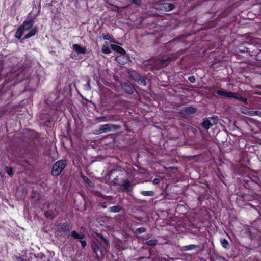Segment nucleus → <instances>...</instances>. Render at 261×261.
Segmentation results:
<instances>
[{
	"mask_svg": "<svg viewBox=\"0 0 261 261\" xmlns=\"http://www.w3.org/2000/svg\"><path fill=\"white\" fill-rule=\"evenodd\" d=\"M33 24L34 22L32 20L24 21L16 32L15 37L20 39L24 35L23 38L27 39L35 35L37 30L36 28H33Z\"/></svg>",
	"mask_w": 261,
	"mask_h": 261,
	"instance_id": "nucleus-1",
	"label": "nucleus"
},
{
	"mask_svg": "<svg viewBox=\"0 0 261 261\" xmlns=\"http://www.w3.org/2000/svg\"><path fill=\"white\" fill-rule=\"evenodd\" d=\"M216 93L218 95L222 97L233 98L243 102L247 101L246 98H243L240 94L237 93L227 92L222 90H217Z\"/></svg>",
	"mask_w": 261,
	"mask_h": 261,
	"instance_id": "nucleus-2",
	"label": "nucleus"
},
{
	"mask_svg": "<svg viewBox=\"0 0 261 261\" xmlns=\"http://www.w3.org/2000/svg\"><path fill=\"white\" fill-rule=\"evenodd\" d=\"M66 166V162L59 160L56 162L52 168L51 174L54 176H57L62 172Z\"/></svg>",
	"mask_w": 261,
	"mask_h": 261,
	"instance_id": "nucleus-3",
	"label": "nucleus"
},
{
	"mask_svg": "<svg viewBox=\"0 0 261 261\" xmlns=\"http://www.w3.org/2000/svg\"><path fill=\"white\" fill-rule=\"evenodd\" d=\"M91 248L93 252L95 253L96 256L99 258L103 256L102 251L100 250L98 245L95 242H93L91 244Z\"/></svg>",
	"mask_w": 261,
	"mask_h": 261,
	"instance_id": "nucleus-4",
	"label": "nucleus"
},
{
	"mask_svg": "<svg viewBox=\"0 0 261 261\" xmlns=\"http://www.w3.org/2000/svg\"><path fill=\"white\" fill-rule=\"evenodd\" d=\"M72 49L77 54H85L87 52L85 47H83L77 44H73Z\"/></svg>",
	"mask_w": 261,
	"mask_h": 261,
	"instance_id": "nucleus-5",
	"label": "nucleus"
},
{
	"mask_svg": "<svg viewBox=\"0 0 261 261\" xmlns=\"http://www.w3.org/2000/svg\"><path fill=\"white\" fill-rule=\"evenodd\" d=\"M115 128V126L110 124H106L100 125L99 131L100 133H107Z\"/></svg>",
	"mask_w": 261,
	"mask_h": 261,
	"instance_id": "nucleus-6",
	"label": "nucleus"
},
{
	"mask_svg": "<svg viewBox=\"0 0 261 261\" xmlns=\"http://www.w3.org/2000/svg\"><path fill=\"white\" fill-rule=\"evenodd\" d=\"M214 120V119L212 117L204 119L202 123V125L206 129H208L210 128V127L212 126V121Z\"/></svg>",
	"mask_w": 261,
	"mask_h": 261,
	"instance_id": "nucleus-7",
	"label": "nucleus"
},
{
	"mask_svg": "<svg viewBox=\"0 0 261 261\" xmlns=\"http://www.w3.org/2000/svg\"><path fill=\"white\" fill-rule=\"evenodd\" d=\"M111 47L113 50L120 53L121 55H124L125 54V50L118 45L115 44H111Z\"/></svg>",
	"mask_w": 261,
	"mask_h": 261,
	"instance_id": "nucleus-8",
	"label": "nucleus"
},
{
	"mask_svg": "<svg viewBox=\"0 0 261 261\" xmlns=\"http://www.w3.org/2000/svg\"><path fill=\"white\" fill-rule=\"evenodd\" d=\"M122 87L127 93L130 94L133 92V88L127 83H123L122 85Z\"/></svg>",
	"mask_w": 261,
	"mask_h": 261,
	"instance_id": "nucleus-9",
	"label": "nucleus"
},
{
	"mask_svg": "<svg viewBox=\"0 0 261 261\" xmlns=\"http://www.w3.org/2000/svg\"><path fill=\"white\" fill-rule=\"evenodd\" d=\"M161 9L165 10L166 11L172 10L174 8V5L170 3H165L161 5Z\"/></svg>",
	"mask_w": 261,
	"mask_h": 261,
	"instance_id": "nucleus-10",
	"label": "nucleus"
},
{
	"mask_svg": "<svg viewBox=\"0 0 261 261\" xmlns=\"http://www.w3.org/2000/svg\"><path fill=\"white\" fill-rule=\"evenodd\" d=\"M197 248L196 245L191 244L187 246H184L182 247V250L184 251L192 250Z\"/></svg>",
	"mask_w": 261,
	"mask_h": 261,
	"instance_id": "nucleus-11",
	"label": "nucleus"
},
{
	"mask_svg": "<svg viewBox=\"0 0 261 261\" xmlns=\"http://www.w3.org/2000/svg\"><path fill=\"white\" fill-rule=\"evenodd\" d=\"M185 111L187 113L192 114L195 113L196 112V109L194 107H189L186 108Z\"/></svg>",
	"mask_w": 261,
	"mask_h": 261,
	"instance_id": "nucleus-12",
	"label": "nucleus"
},
{
	"mask_svg": "<svg viewBox=\"0 0 261 261\" xmlns=\"http://www.w3.org/2000/svg\"><path fill=\"white\" fill-rule=\"evenodd\" d=\"M101 51L105 54H109L111 53V50L109 47L107 45H103L101 48Z\"/></svg>",
	"mask_w": 261,
	"mask_h": 261,
	"instance_id": "nucleus-13",
	"label": "nucleus"
},
{
	"mask_svg": "<svg viewBox=\"0 0 261 261\" xmlns=\"http://www.w3.org/2000/svg\"><path fill=\"white\" fill-rule=\"evenodd\" d=\"M71 236L75 239H83V236L78 234L75 231L71 232Z\"/></svg>",
	"mask_w": 261,
	"mask_h": 261,
	"instance_id": "nucleus-14",
	"label": "nucleus"
},
{
	"mask_svg": "<svg viewBox=\"0 0 261 261\" xmlns=\"http://www.w3.org/2000/svg\"><path fill=\"white\" fill-rule=\"evenodd\" d=\"M220 241L221 245L223 246V247L226 249L228 248L229 244L228 241L225 239H222Z\"/></svg>",
	"mask_w": 261,
	"mask_h": 261,
	"instance_id": "nucleus-15",
	"label": "nucleus"
},
{
	"mask_svg": "<svg viewBox=\"0 0 261 261\" xmlns=\"http://www.w3.org/2000/svg\"><path fill=\"white\" fill-rule=\"evenodd\" d=\"M110 211L113 213H117L120 211L121 207L119 206H114L110 208Z\"/></svg>",
	"mask_w": 261,
	"mask_h": 261,
	"instance_id": "nucleus-16",
	"label": "nucleus"
},
{
	"mask_svg": "<svg viewBox=\"0 0 261 261\" xmlns=\"http://www.w3.org/2000/svg\"><path fill=\"white\" fill-rule=\"evenodd\" d=\"M141 193L146 196H151L153 195V192L152 191H144L141 192Z\"/></svg>",
	"mask_w": 261,
	"mask_h": 261,
	"instance_id": "nucleus-17",
	"label": "nucleus"
},
{
	"mask_svg": "<svg viewBox=\"0 0 261 261\" xmlns=\"http://www.w3.org/2000/svg\"><path fill=\"white\" fill-rule=\"evenodd\" d=\"M129 186L130 183L128 180L124 181L122 185V187L125 190H127L129 188Z\"/></svg>",
	"mask_w": 261,
	"mask_h": 261,
	"instance_id": "nucleus-18",
	"label": "nucleus"
},
{
	"mask_svg": "<svg viewBox=\"0 0 261 261\" xmlns=\"http://www.w3.org/2000/svg\"><path fill=\"white\" fill-rule=\"evenodd\" d=\"M98 236L103 241L106 247H109V241L106 238H105L101 234H98Z\"/></svg>",
	"mask_w": 261,
	"mask_h": 261,
	"instance_id": "nucleus-19",
	"label": "nucleus"
},
{
	"mask_svg": "<svg viewBox=\"0 0 261 261\" xmlns=\"http://www.w3.org/2000/svg\"><path fill=\"white\" fill-rule=\"evenodd\" d=\"M6 171L10 176H12L13 174V169L11 167H6Z\"/></svg>",
	"mask_w": 261,
	"mask_h": 261,
	"instance_id": "nucleus-20",
	"label": "nucleus"
},
{
	"mask_svg": "<svg viewBox=\"0 0 261 261\" xmlns=\"http://www.w3.org/2000/svg\"><path fill=\"white\" fill-rule=\"evenodd\" d=\"M146 244L150 246H155L156 244V241L155 240H150L146 242Z\"/></svg>",
	"mask_w": 261,
	"mask_h": 261,
	"instance_id": "nucleus-21",
	"label": "nucleus"
},
{
	"mask_svg": "<svg viewBox=\"0 0 261 261\" xmlns=\"http://www.w3.org/2000/svg\"><path fill=\"white\" fill-rule=\"evenodd\" d=\"M102 37H103V39H105V40H108L111 42H114L113 40H111V38L108 34H103Z\"/></svg>",
	"mask_w": 261,
	"mask_h": 261,
	"instance_id": "nucleus-22",
	"label": "nucleus"
},
{
	"mask_svg": "<svg viewBox=\"0 0 261 261\" xmlns=\"http://www.w3.org/2000/svg\"><path fill=\"white\" fill-rule=\"evenodd\" d=\"M251 115H256L261 118V111H253L251 113Z\"/></svg>",
	"mask_w": 261,
	"mask_h": 261,
	"instance_id": "nucleus-23",
	"label": "nucleus"
},
{
	"mask_svg": "<svg viewBox=\"0 0 261 261\" xmlns=\"http://www.w3.org/2000/svg\"><path fill=\"white\" fill-rule=\"evenodd\" d=\"M14 258L16 261H24L23 259L19 256H15Z\"/></svg>",
	"mask_w": 261,
	"mask_h": 261,
	"instance_id": "nucleus-24",
	"label": "nucleus"
},
{
	"mask_svg": "<svg viewBox=\"0 0 261 261\" xmlns=\"http://www.w3.org/2000/svg\"><path fill=\"white\" fill-rule=\"evenodd\" d=\"M80 242L81 243V245H82V247L84 248L87 245L86 241L83 240L82 239H80Z\"/></svg>",
	"mask_w": 261,
	"mask_h": 261,
	"instance_id": "nucleus-25",
	"label": "nucleus"
},
{
	"mask_svg": "<svg viewBox=\"0 0 261 261\" xmlns=\"http://www.w3.org/2000/svg\"><path fill=\"white\" fill-rule=\"evenodd\" d=\"M137 231L139 233H143L145 231V229L143 227H140L137 229Z\"/></svg>",
	"mask_w": 261,
	"mask_h": 261,
	"instance_id": "nucleus-26",
	"label": "nucleus"
},
{
	"mask_svg": "<svg viewBox=\"0 0 261 261\" xmlns=\"http://www.w3.org/2000/svg\"><path fill=\"white\" fill-rule=\"evenodd\" d=\"M188 80L192 83H193L195 82V79L193 76H191L189 77L188 78Z\"/></svg>",
	"mask_w": 261,
	"mask_h": 261,
	"instance_id": "nucleus-27",
	"label": "nucleus"
},
{
	"mask_svg": "<svg viewBox=\"0 0 261 261\" xmlns=\"http://www.w3.org/2000/svg\"><path fill=\"white\" fill-rule=\"evenodd\" d=\"M138 82L140 81V83L143 84V85H145V82L144 79H142V77H139L138 79Z\"/></svg>",
	"mask_w": 261,
	"mask_h": 261,
	"instance_id": "nucleus-28",
	"label": "nucleus"
},
{
	"mask_svg": "<svg viewBox=\"0 0 261 261\" xmlns=\"http://www.w3.org/2000/svg\"><path fill=\"white\" fill-rule=\"evenodd\" d=\"M160 179H158V178H154V179H153V180H152V182H153V184H155V185L159 184V183L160 182Z\"/></svg>",
	"mask_w": 261,
	"mask_h": 261,
	"instance_id": "nucleus-29",
	"label": "nucleus"
},
{
	"mask_svg": "<svg viewBox=\"0 0 261 261\" xmlns=\"http://www.w3.org/2000/svg\"><path fill=\"white\" fill-rule=\"evenodd\" d=\"M84 180H85V182H87L90 185L91 181L87 177H84Z\"/></svg>",
	"mask_w": 261,
	"mask_h": 261,
	"instance_id": "nucleus-30",
	"label": "nucleus"
},
{
	"mask_svg": "<svg viewBox=\"0 0 261 261\" xmlns=\"http://www.w3.org/2000/svg\"><path fill=\"white\" fill-rule=\"evenodd\" d=\"M99 119H100V121H101V122H103V121H106V120L104 118H100Z\"/></svg>",
	"mask_w": 261,
	"mask_h": 261,
	"instance_id": "nucleus-31",
	"label": "nucleus"
},
{
	"mask_svg": "<svg viewBox=\"0 0 261 261\" xmlns=\"http://www.w3.org/2000/svg\"><path fill=\"white\" fill-rule=\"evenodd\" d=\"M167 60V59H164V60H161V63L163 64L165 61H166V60Z\"/></svg>",
	"mask_w": 261,
	"mask_h": 261,
	"instance_id": "nucleus-32",
	"label": "nucleus"
},
{
	"mask_svg": "<svg viewBox=\"0 0 261 261\" xmlns=\"http://www.w3.org/2000/svg\"><path fill=\"white\" fill-rule=\"evenodd\" d=\"M133 3H136V1L137 0H130Z\"/></svg>",
	"mask_w": 261,
	"mask_h": 261,
	"instance_id": "nucleus-33",
	"label": "nucleus"
},
{
	"mask_svg": "<svg viewBox=\"0 0 261 261\" xmlns=\"http://www.w3.org/2000/svg\"><path fill=\"white\" fill-rule=\"evenodd\" d=\"M119 57H117L115 58L116 60H117H117H118V59H119Z\"/></svg>",
	"mask_w": 261,
	"mask_h": 261,
	"instance_id": "nucleus-34",
	"label": "nucleus"
}]
</instances>
